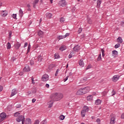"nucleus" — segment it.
Here are the masks:
<instances>
[{"instance_id":"1","label":"nucleus","mask_w":124,"mask_h":124,"mask_svg":"<svg viewBox=\"0 0 124 124\" xmlns=\"http://www.w3.org/2000/svg\"><path fill=\"white\" fill-rule=\"evenodd\" d=\"M62 97H63L62 94L57 93H54L50 96V98L52 101H59V100H61Z\"/></svg>"},{"instance_id":"2","label":"nucleus","mask_w":124,"mask_h":124,"mask_svg":"<svg viewBox=\"0 0 124 124\" xmlns=\"http://www.w3.org/2000/svg\"><path fill=\"white\" fill-rule=\"evenodd\" d=\"M0 123H1V122H3V121H4V119L6 117V114L4 112H2L0 114Z\"/></svg>"},{"instance_id":"3","label":"nucleus","mask_w":124,"mask_h":124,"mask_svg":"<svg viewBox=\"0 0 124 124\" xmlns=\"http://www.w3.org/2000/svg\"><path fill=\"white\" fill-rule=\"evenodd\" d=\"M49 80V76L47 74L43 75L42 77V81L46 82Z\"/></svg>"},{"instance_id":"4","label":"nucleus","mask_w":124,"mask_h":124,"mask_svg":"<svg viewBox=\"0 0 124 124\" xmlns=\"http://www.w3.org/2000/svg\"><path fill=\"white\" fill-rule=\"evenodd\" d=\"M24 119L25 121V117L22 115H19L18 117H17L16 118V122H17V123H20V122H23V120Z\"/></svg>"},{"instance_id":"5","label":"nucleus","mask_w":124,"mask_h":124,"mask_svg":"<svg viewBox=\"0 0 124 124\" xmlns=\"http://www.w3.org/2000/svg\"><path fill=\"white\" fill-rule=\"evenodd\" d=\"M59 4L60 5V6L63 7L66 5V1L65 0H61L59 1Z\"/></svg>"},{"instance_id":"6","label":"nucleus","mask_w":124,"mask_h":124,"mask_svg":"<svg viewBox=\"0 0 124 124\" xmlns=\"http://www.w3.org/2000/svg\"><path fill=\"white\" fill-rule=\"evenodd\" d=\"M82 89V92H83L84 94L85 93H89L90 92V87H86L85 88H83Z\"/></svg>"},{"instance_id":"7","label":"nucleus","mask_w":124,"mask_h":124,"mask_svg":"<svg viewBox=\"0 0 124 124\" xmlns=\"http://www.w3.org/2000/svg\"><path fill=\"white\" fill-rule=\"evenodd\" d=\"M83 94H84V92L82 88L79 89L76 93L77 95H83Z\"/></svg>"},{"instance_id":"8","label":"nucleus","mask_w":124,"mask_h":124,"mask_svg":"<svg viewBox=\"0 0 124 124\" xmlns=\"http://www.w3.org/2000/svg\"><path fill=\"white\" fill-rule=\"evenodd\" d=\"M69 35V33H67L64 35H59L58 37V39L60 40L61 39H63V38H65V37H67Z\"/></svg>"},{"instance_id":"9","label":"nucleus","mask_w":124,"mask_h":124,"mask_svg":"<svg viewBox=\"0 0 124 124\" xmlns=\"http://www.w3.org/2000/svg\"><path fill=\"white\" fill-rule=\"evenodd\" d=\"M8 15V12L7 11H1V15L2 17H6V16Z\"/></svg>"},{"instance_id":"10","label":"nucleus","mask_w":124,"mask_h":124,"mask_svg":"<svg viewBox=\"0 0 124 124\" xmlns=\"http://www.w3.org/2000/svg\"><path fill=\"white\" fill-rule=\"evenodd\" d=\"M73 50L75 52H79L80 51V46L77 45L73 48Z\"/></svg>"},{"instance_id":"11","label":"nucleus","mask_w":124,"mask_h":124,"mask_svg":"<svg viewBox=\"0 0 124 124\" xmlns=\"http://www.w3.org/2000/svg\"><path fill=\"white\" fill-rule=\"evenodd\" d=\"M120 78V77L118 76H114L112 78V80L113 82H116V81H118Z\"/></svg>"},{"instance_id":"12","label":"nucleus","mask_w":124,"mask_h":124,"mask_svg":"<svg viewBox=\"0 0 124 124\" xmlns=\"http://www.w3.org/2000/svg\"><path fill=\"white\" fill-rule=\"evenodd\" d=\"M39 0H34L32 3L33 8H35L36 7V4L38 3Z\"/></svg>"},{"instance_id":"13","label":"nucleus","mask_w":124,"mask_h":124,"mask_svg":"<svg viewBox=\"0 0 124 124\" xmlns=\"http://www.w3.org/2000/svg\"><path fill=\"white\" fill-rule=\"evenodd\" d=\"M53 101H54L51 100L48 103V108H52V107H53V104H54Z\"/></svg>"},{"instance_id":"14","label":"nucleus","mask_w":124,"mask_h":124,"mask_svg":"<svg viewBox=\"0 0 124 124\" xmlns=\"http://www.w3.org/2000/svg\"><path fill=\"white\" fill-rule=\"evenodd\" d=\"M17 90H16V89H13L12 91V93H11V96L12 97V96H14V95H15V94H16L17 93Z\"/></svg>"},{"instance_id":"15","label":"nucleus","mask_w":124,"mask_h":124,"mask_svg":"<svg viewBox=\"0 0 124 124\" xmlns=\"http://www.w3.org/2000/svg\"><path fill=\"white\" fill-rule=\"evenodd\" d=\"M23 70L24 71H25V72H29V71H31V68L29 66H26L23 69Z\"/></svg>"},{"instance_id":"16","label":"nucleus","mask_w":124,"mask_h":124,"mask_svg":"<svg viewBox=\"0 0 124 124\" xmlns=\"http://www.w3.org/2000/svg\"><path fill=\"white\" fill-rule=\"evenodd\" d=\"M35 58H33L31 59V60L30 61V64L31 65H33L34 64V62H36V61H35Z\"/></svg>"},{"instance_id":"17","label":"nucleus","mask_w":124,"mask_h":124,"mask_svg":"<svg viewBox=\"0 0 124 124\" xmlns=\"http://www.w3.org/2000/svg\"><path fill=\"white\" fill-rule=\"evenodd\" d=\"M116 123V118L114 116H112L110 119V124H113Z\"/></svg>"},{"instance_id":"18","label":"nucleus","mask_w":124,"mask_h":124,"mask_svg":"<svg viewBox=\"0 0 124 124\" xmlns=\"http://www.w3.org/2000/svg\"><path fill=\"white\" fill-rule=\"evenodd\" d=\"M66 46L62 45L60 47L59 50H60V51H64V50H66Z\"/></svg>"},{"instance_id":"19","label":"nucleus","mask_w":124,"mask_h":124,"mask_svg":"<svg viewBox=\"0 0 124 124\" xmlns=\"http://www.w3.org/2000/svg\"><path fill=\"white\" fill-rule=\"evenodd\" d=\"M79 65L80 66H81V67H83L84 65H85V64L84 63V62H83V60L81 59L79 62Z\"/></svg>"},{"instance_id":"20","label":"nucleus","mask_w":124,"mask_h":124,"mask_svg":"<svg viewBox=\"0 0 124 124\" xmlns=\"http://www.w3.org/2000/svg\"><path fill=\"white\" fill-rule=\"evenodd\" d=\"M25 124H31V119H26L25 120Z\"/></svg>"},{"instance_id":"21","label":"nucleus","mask_w":124,"mask_h":124,"mask_svg":"<svg viewBox=\"0 0 124 124\" xmlns=\"http://www.w3.org/2000/svg\"><path fill=\"white\" fill-rule=\"evenodd\" d=\"M19 13L20 17L22 18V17H23V15H24V12H23V10L21 9H19Z\"/></svg>"},{"instance_id":"22","label":"nucleus","mask_w":124,"mask_h":124,"mask_svg":"<svg viewBox=\"0 0 124 124\" xmlns=\"http://www.w3.org/2000/svg\"><path fill=\"white\" fill-rule=\"evenodd\" d=\"M83 111L87 113V112H88L89 111V107L87 106H84L83 108Z\"/></svg>"},{"instance_id":"23","label":"nucleus","mask_w":124,"mask_h":124,"mask_svg":"<svg viewBox=\"0 0 124 124\" xmlns=\"http://www.w3.org/2000/svg\"><path fill=\"white\" fill-rule=\"evenodd\" d=\"M87 100L88 101H91V100H93V95H89L87 97Z\"/></svg>"},{"instance_id":"24","label":"nucleus","mask_w":124,"mask_h":124,"mask_svg":"<svg viewBox=\"0 0 124 124\" xmlns=\"http://www.w3.org/2000/svg\"><path fill=\"white\" fill-rule=\"evenodd\" d=\"M101 104V100L100 99H97L95 102V104H96V105H99V104Z\"/></svg>"},{"instance_id":"25","label":"nucleus","mask_w":124,"mask_h":124,"mask_svg":"<svg viewBox=\"0 0 124 124\" xmlns=\"http://www.w3.org/2000/svg\"><path fill=\"white\" fill-rule=\"evenodd\" d=\"M21 47V44L19 43L18 42L15 45V48L16 49H19Z\"/></svg>"},{"instance_id":"26","label":"nucleus","mask_w":124,"mask_h":124,"mask_svg":"<svg viewBox=\"0 0 124 124\" xmlns=\"http://www.w3.org/2000/svg\"><path fill=\"white\" fill-rule=\"evenodd\" d=\"M46 16L47 18H49V19H51V18H52V16H53V15L51 13H47L46 14Z\"/></svg>"},{"instance_id":"27","label":"nucleus","mask_w":124,"mask_h":124,"mask_svg":"<svg viewBox=\"0 0 124 124\" xmlns=\"http://www.w3.org/2000/svg\"><path fill=\"white\" fill-rule=\"evenodd\" d=\"M117 42H118V43H123V39H122V38L121 37H119L117 38Z\"/></svg>"},{"instance_id":"28","label":"nucleus","mask_w":124,"mask_h":124,"mask_svg":"<svg viewBox=\"0 0 124 124\" xmlns=\"http://www.w3.org/2000/svg\"><path fill=\"white\" fill-rule=\"evenodd\" d=\"M43 60V58L42 57V56H41V55H39L38 57V62H42Z\"/></svg>"},{"instance_id":"29","label":"nucleus","mask_w":124,"mask_h":124,"mask_svg":"<svg viewBox=\"0 0 124 124\" xmlns=\"http://www.w3.org/2000/svg\"><path fill=\"white\" fill-rule=\"evenodd\" d=\"M43 33H44L43 31H40L38 32V35H39V36L42 37V35H43Z\"/></svg>"},{"instance_id":"30","label":"nucleus","mask_w":124,"mask_h":124,"mask_svg":"<svg viewBox=\"0 0 124 124\" xmlns=\"http://www.w3.org/2000/svg\"><path fill=\"white\" fill-rule=\"evenodd\" d=\"M112 56H117L118 52L116 50H113L112 52Z\"/></svg>"},{"instance_id":"31","label":"nucleus","mask_w":124,"mask_h":124,"mask_svg":"<svg viewBox=\"0 0 124 124\" xmlns=\"http://www.w3.org/2000/svg\"><path fill=\"white\" fill-rule=\"evenodd\" d=\"M11 48V44H10V43L8 42L7 44V49L8 50H9V49Z\"/></svg>"},{"instance_id":"32","label":"nucleus","mask_w":124,"mask_h":124,"mask_svg":"<svg viewBox=\"0 0 124 124\" xmlns=\"http://www.w3.org/2000/svg\"><path fill=\"white\" fill-rule=\"evenodd\" d=\"M85 114H86V112H85L84 110H81V115L82 118H84V117H85Z\"/></svg>"},{"instance_id":"33","label":"nucleus","mask_w":124,"mask_h":124,"mask_svg":"<svg viewBox=\"0 0 124 124\" xmlns=\"http://www.w3.org/2000/svg\"><path fill=\"white\" fill-rule=\"evenodd\" d=\"M65 118V116H64V115H61L59 117V119L61 120V121H62L64 120Z\"/></svg>"},{"instance_id":"34","label":"nucleus","mask_w":124,"mask_h":124,"mask_svg":"<svg viewBox=\"0 0 124 124\" xmlns=\"http://www.w3.org/2000/svg\"><path fill=\"white\" fill-rule=\"evenodd\" d=\"M19 115H20V112L19 111L16 112L14 114V117H19Z\"/></svg>"},{"instance_id":"35","label":"nucleus","mask_w":124,"mask_h":124,"mask_svg":"<svg viewBox=\"0 0 124 124\" xmlns=\"http://www.w3.org/2000/svg\"><path fill=\"white\" fill-rule=\"evenodd\" d=\"M60 22L62 23H64V22H65V19H64L63 17H62L60 19Z\"/></svg>"},{"instance_id":"36","label":"nucleus","mask_w":124,"mask_h":124,"mask_svg":"<svg viewBox=\"0 0 124 124\" xmlns=\"http://www.w3.org/2000/svg\"><path fill=\"white\" fill-rule=\"evenodd\" d=\"M12 17H13V18H14V19H17V14H13L12 15Z\"/></svg>"},{"instance_id":"37","label":"nucleus","mask_w":124,"mask_h":124,"mask_svg":"<svg viewBox=\"0 0 124 124\" xmlns=\"http://www.w3.org/2000/svg\"><path fill=\"white\" fill-rule=\"evenodd\" d=\"M98 61H101V54H100L98 57V58L97 59Z\"/></svg>"},{"instance_id":"38","label":"nucleus","mask_w":124,"mask_h":124,"mask_svg":"<svg viewBox=\"0 0 124 124\" xmlns=\"http://www.w3.org/2000/svg\"><path fill=\"white\" fill-rule=\"evenodd\" d=\"M120 46H121V45L120 44H117L115 45V48H116V49H117V48H119Z\"/></svg>"},{"instance_id":"39","label":"nucleus","mask_w":124,"mask_h":124,"mask_svg":"<svg viewBox=\"0 0 124 124\" xmlns=\"http://www.w3.org/2000/svg\"><path fill=\"white\" fill-rule=\"evenodd\" d=\"M87 79H88V78H83L82 79H81V82H86L87 81Z\"/></svg>"},{"instance_id":"40","label":"nucleus","mask_w":124,"mask_h":124,"mask_svg":"<svg viewBox=\"0 0 124 124\" xmlns=\"http://www.w3.org/2000/svg\"><path fill=\"white\" fill-rule=\"evenodd\" d=\"M60 72V69H58L55 73V77H57L58 76V72Z\"/></svg>"},{"instance_id":"41","label":"nucleus","mask_w":124,"mask_h":124,"mask_svg":"<svg viewBox=\"0 0 124 124\" xmlns=\"http://www.w3.org/2000/svg\"><path fill=\"white\" fill-rule=\"evenodd\" d=\"M42 124H47V121L46 120H44L43 121H42Z\"/></svg>"},{"instance_id":"42","label":"nucleus","mask_w":124,"mask_h":124,"mask_svg":"<svg viewBox=\"0 0 124 124\" xmlns=\"http://www.w3.org/2000/svg\"><path fill=\"white\" fill-rule=\"evenodd\" d=\"M104 50H103V49H101V52H102V56L104 57V56H105V54H104Z\"/></svg>"},{"instance_id":"43","label":"nucleus","mask_w":124,"mask_h":124,"mask_svg":"<svg viewBox=\"0 0 124 124\" xmlns=\"http://www.w3.org/2000/svg\"><path fill=\"white\" fill-rule=\"evenodd\" d=\"M82 29L80 28L78 30V33H81L82 32Z\"/></svg>"},{"instance_id":"44","label":"nucleus","mask_w":124,"mask_h":124,"mask_svg":"<svg viewBox=\"0 0 124 124\" xmlns=\"http://www.w3.org/2000/svg\"><path fill=\"white\" fill-rule=\"evenodd\" d=\"M30 50H31V44L28 45V52H30Z\"/></svg>"},{"instance_id":"45","label":"nucleus","mask_w":124,"mask_h":124,"mask_svg":"<svg viewBox=\"0 0 124 124\" xmlns=\"http://www.w3.org/2000/svg\"><path fill=\"white\" fill-rule=\"evenodd\" d=\"M12 34V32L11 31H10L9 32V37L10 38H11V35Z\"/></svg>"},{"instance_id":"46","label":"nucleus","mask_w":124,"mask_h":124,"mask_svg":"<svg viewBox=\"0 0 124 124\" xmlns=\"http://www.w3.org/2000/svg\"><path fill=\"white\" fill-rule=\"evenodd\" d=\"M97 4H99V5H100V4H101V0H97Z\"/></svg>"},{"instance_id":"47","label":"nucleus","mask_w":124,"mask_h":124,"mask_svg":"<svg viewBox=\"0 0 124 124\" xmlns=\"http://www.w3.org/2000/svg\"><path fill=\"white\" fill-rule=\"evenodd\" d=\"M31 92L30 91H29L27 93V95H30V94H31Z\"/></svg>"},{"instance_id":"48","label":"nucleus","mask_w":124,"mask_h":124,"mask_svg":"<svg viewBox=\"0 0 124 124\" xmlns=\"http://www.w3.org/2000/svg\"><path fill=\"white\" fill-rule=\"evenodd\" d=\"M112 96L115 95L116 94V92L114 91V90L112 91Z\"/></svg>"},{"instance_id":"49","label":"nucleus","mask_w":124,"mask_h":124,"mask_svg":"<svg viewBox=\"0 0 124 124\" xmlns=\"http://www.w3.org/2000/svg\"><path fill=\"white\" fill-rule=\"evenodd\" d=\"M88 22L89 24H90V25H91V24H92V20H91V19H89L88 20Z\"/></svg>"},{"instance_id":"50","label":"nucleus","mask_w":124,"mask_h":124,"mask_svg":"<svg viewBox=\"0 0 124 124\" xmlns=\"http://www.w3.org/2000/svg\"><path fill=\"white\" fill-rule=\"evenodd\" d=\"M72 58V52H71L69 55V59H71Z\"/></svg>"},{"instance_id":"51","label":"nucleus","mask_w":124,"mask_h":124,"mask_svg":"<svg viewBox=\"0 0 124 124\" xmlns=\"http://www.w3.org/2000/svg\"><path fill=\"white\" fill-rule=\"evenodd\" d=\"M68 79V76L66 77L65 79H64V82H66Z\"/></svg>"},{"instance_id":"52","label":"nucleus","mask_w":124,"mask_h":124,"mask_svg":"<svg viewBox=\"0 0 124 124\" xmlns=\"http://www.w3.org/2000/svg\"><path fill=\"white\" fill-rule=\"evenodd\" d=\"M31 81H32V84H34V80L33 77H32Z\"/></svg>"},{"instance_id":"53","label":"nucleus","mask_w":124,"mask_h":124,"mask_svg":"<svg viewBox=\"0 0 124 124\" xmlns=\"http://www.w3.org/2000/svg\"><path fill=\"white\" fill-rule=\"evenodd\" d=\"M16 108H21V105H17L16 106Z\"/></svg>"},{"instance_id":"54","label":"nucleus","mask_w":124,"mask_h":124,"mask_svg":"<svg viewBox=\"0 0 124 124\" xmlns=\"http://www.w3.org/2000/svg\"><path fill=\"white\" fill-rule=\"evenodd\" d=\"M28 46V43L26 42L24 44V48H25V47H27Z\"/></svg>"},{"instance_id":"55","label":"nucleus","mask_w":124,"mask_h":124,"mask_svg":"<svg viewBox=\"0 0 124 124\" xmlns=\"http://www.w3.org/2000/svg\"><path fill=\"white\" fill-rule=\"evenodd\" d=\"M11 60H12V61H13V62H14V61H15L16 60V58L15 57H12Z\"/></svg>"},{"instance_id":"56","label":"nucleus","mask_w":124,"mask_h":124,"mask_svg":"<svg viewBox=\"0 0 124 124\" xmlns=\"http://www.w3.org/2000/svg\"><path fill=\"white\" fill-rule=\"evenodd\" d=\"M3 90V88L2 86H0V93Z\"/></svg>"},{"instance_id":"57","label":"nucleus","mask_w":124,"mask_h":124,"mask_svg":"<svg viewBox=\"0 0 124 124\" xmlns=\"http://www.w3.org/2000/svg\"><path fill=\"white\" fill-rule=\"evenodd\" d=\"M33 91L32 92V93H36V90L35 89H33Z\"/></svg>"},{"instance_id":"58","label":"nucleus","mask_w":124,"mask_h":124,"mask_svg":"<svg viewBox=\"0 0 124 124\" xmlns=\"http://www.w3.org/2000/svg\"><path fill=\"white\" fill-rule=\"evenodd\" d=\"M96 122L97 123H100V119H99V118L97 119L96 120Z\"/></svg>"},{"instance_id":"59","label":"nucleus","mask_w":124,"mask_h":124,"mask_svg":"<svg viewBox=\"0 0 124 124\" xmlns=\"http://www.w3.org/2000/svg\"><path fill=\"white\" fill-rule=\"evenodd\" d=\"M91 67H92L90 65H89L87 66L86 69H87V70L90 69V68H91Z\"/></svg>"},{"instance_id":"60","label":"nucleus","mask_w":124,"mask_h":124,"mask_svg":"<svg viewBox=\"0 0 124 124\" xmlns=\"http://www.w3.org/2000/svg\"><path fill=\"white\" fill-rule=\"evenodd\" d=\"M35 101H36V99H32V103H34V102H35Z\"/></svg>"},{"instance_id":"61","label":"nucleus","mask_w":124,"mask_h":124,"mask_svg":"<svg viewBox=\"0 0 124 124\" xmlns=\"http://www.w3.org/2000/svg\"><path fill=\"white\" fill-rule=\"evenodd\" d=\"M54 57L55 59H59V56H58L56 54L54 55Z\"/></svg>"},{"instance_id":"62","label":"nucleus","mask_w":124,"mask_h":124,"mask_svg":"<svg viewBox=\"0 0 124 124\" xmlns=\"http://www.w3.org/2000/svg\"><path fill=\"white\" fill-rule=\"evenodd\" d=\"M121 118L124 119V113H123L121 115Z\"/></svg>"},{"instance_id":"63","label":"nucleus","mask_w":124,"mask_h":124,"mask_svg":"<svg viewBox=\"0 0 124 124\" xmlns=\"http://www.w3.org/2000/svg\"><path fill=\"white\" fill-rule=\"evenodd\" d=\"M27 7L28 8H31V5H30V4H28L27 5Z\"/></svg>"},{"instance_id":"64","label":"nucleus","mask_w":124,"mask_h":124,"mask_svg":"<svg viewBox=\"0 0 124 124\" xmlns=\"http://www.w3.org/2000/svg\"><path fill=\"white\" fill-rule=\"evenodd\" d=\"M46 88H49V87H50V85H49L48 84H46Z\"/></svg>"}]
</instances>
